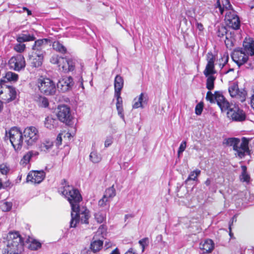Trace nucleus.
<instances>
[{
	"label": "nucleus",
	"instance_id": "f257e3e1",
	"mask_svg": "<svg viewBox=\"0 0 254 254\" xmlns=\"http://www.w3.org/2000/svg\"><path fill=\"white\" fill-rule=\"evenodd\" d=\"M59 192L64 195L69 202L72 210H75L82 200L79 191L69 185L64 186L59 190Z\"/></svg>",
	"mask_w": 254,
	"mask_h": 254
},
{
	"label": "nucleus",
	"instance_id": "f03ea898",
	"mask_svg": "<svg viewBox=\"0 0 254 254\" xmlns=\"http://www.w3.org/2000/svg\"><path fill=\"white\" fill-rule=\"evenodd\" d=\"M249 139L243 137L241 142L237 138H229L225 140V143L228 146H232L233 150L236 152L238 156L240 158L244 157L246 154H249Z\"/></svg>",
	"mask_w": 254,
	"mask_h": 254
},
{
	"label": "nucleus",
	"instance_id": "7ed1b4c3",
	"mask_svg": "<svg viewBox=\"0 0 254 254\" xmlns=\"http://www.w3.org/2000/svg\"><path fill=\"white\" fill-rule=\"evenodd\" d=\"M71 217L70 222L71 227H75L79 221L81 223L88 224L90 217L89 211L86 207L78 205L75 210H72Z\"/></svg>",
	"mask_w": 254,
	"mask_h": 254
},
{
	"label": "nucleus",
	"instance_id": "20e7f679",
	"mask_svg": "<svg viewBox=\"0 0 254 254\" xmlns=\"http://www.w3.org/2000/svg\"><path fill=\"white\" fill-rule=\"evenodd\" d=\"M23 246V241L19 232L10 231L6 236L5 247L3 249L10 250H21Z\"/></svg>",
	"mask_w": 254,
	"mask_h": 254
},
{
	"label": "nucleus",
	"instance_id": "39448f33",
	"mask_svg": "<svg viewBox=\"0 0 254 254\" xmlns=\"http://www.w3.org/2000/svg\"><path fill=\"white\" fill-rule=\"evenodd\" d=\"M36 86L41 93L46 95H52L56 92L55 83L51 79L41 77L37 80Z\"/></svg>",
	"mask_w": 254,
	"mask_h": 254
},
{
	"label": "nucleus",
	"instance_id": "423d86ee",
	"mask_svg": "<svg viewBox=\"0 0 254 254\" xmlns=\"http://www.w3.org/2000/svg\"><path fill=\"white\" fill-rule=\"evenodd\" d=\"M6 134L8 136L14 150L16 151L20 150L23 144V138L20 129L16 127H13L8 132H6Z\"/></svg>",
	"mask_w": 254,
	"mask_h": 254
},
{
	"label": "nucleus",
	"instance_id": "0eeeda50",
	"mask_svg": "<svg viewBox=\"0 0 254 254\" xmlns=\"http://www.w3.org/2000/svg\"><path fill=\"white\" fill-rule=\"evenodd\" d=\"M228 91L232 98H235L243 102L245 101L247 94L244 89H240L237 82H231L229 83Z\"/></svg>",
	"mask_w": 254,
	"mask_h": 254
},
{
	"label": "nucleus",
	"instance_id": "6e6552de",
	"mask_svg": "<svg viewBox=\"0 0 254 254\" xmlns=\"http://www.w3.org/2000/svg\"><path fill=\"white\" fill-rule=\"evenodd\" d=\"M25 142L28 146L32 145L39 137L38 129L34 127H29L23 131Z\"/></svg>",
	"mask_w": 254,
	"mask_h": 254
},
{
	"label": "nucleus",
	"instance_id": "1a4fd4ad",
	"mask_svg": "<svg viewBox=\"0 0 254 254\" xmlns=\"http://www.w3.org/2000/svg\"><path fill=\"white\" fill-rule=\"evenodd\" d=\"M16 92L14 88L5 85L0 86V99L5 102H9L16 98Z\"/></svg>",
	"mask_w": 254,
	"mask_h": 254
},
{
	"label": "nucleus",
	"instance_id": "9d476101",
	"mask_svg": "<svg viewBox=\"0 0 254 254\" xmlns=\"http://www.w3.org/2000/svg\"><path fill=\"white\" fill-rule=\"evenodd\" d=\"M56 115L59 121L66 124H68L72 118L69 107L65 105L58 107Z\"/></svg>",
	"mask_w": 254,
	"mask_h": 254
},
{
	"label": "nucleus",
	"instance_id": "9b49d317",
	"mask_svg": "<svg viewBox=\"0 0 254 254\" xmlns=\"http://www.w3.org/2000/svg\"><path fill=\"white\" fill-rule=\"evenodd\" d=\"M225 20L228 26L234 30L239 29L240 20L235 10H229L225 14Z\"/></svg>",
	"mask_w": 254,
	"mask_h": 254
},
{
	"label": "nucleus",
	"instance_id": "f8f14e48",
	"mask_svg": "<svg viewBox=\"0 0 254 254\" xmlns=\"http://www.w3.org/2000/svg\"><path fill=\"white\" fill-rule=\"evenodd\" d=\"M8 65L10 69L18 71L24 68L25 61L24 57L17 55L11 57L8 61Z\"/></svg>",
	"mask_w": 254,
	"mask_h": 254
},
{
	"label": "nucleus",
	"instance_id": "ddd939ff",
	"mask_svg": "<svg viewBox=\"0 0 254 254\" xmlns=\"http://www.w3.org/2000/svg\"><path fill=\"white\" fill-rule=\"evenodd\" d=\"M227 115L235 121L242 122L246 119V114L244 111L235 105L229 109Z\"/></svg>",
	"mask_w": 254,
	"mask_h": 254
},
{
	"label": "nucleus",
	"instance_id": "4468645a",
	"mask_svg": "<svg viewBox=\"0 0 254 254\" xmlns=\"http://www.w3.org/2000/svg\"><path fill=\"white\" fill-rule=\"evenodd\" d=\"M116 195V189L113 185L106 190L103 197L98 201L99 206L100 207L106 206L110 203Z\"/></svg>",
	"mask_w": 254,
	"mask_h": 254
},
{
	"label": "nucleus",
	"instance_id": "2eb2a0df",
	"mask_svg": "<svg viewBox=\"0 0 254 254\" xmlns=\"http://www.w3.org/2000/svg\"><path fill=\"white\" fill-rule=\"evenodd\" d=\"M59 69L64 72L72 71L74 69L75 62L71 59L62 58L58 65Z\"/></svg>",
	"mask_w": 254,
	"mask_h": 254
},
{
	"label": "nucleus",
	"instance_id": "dca6fc26",
	"mask_svg": "<svg viewBox=\"0 0 254 254\" xmlns=\"http://www.w3.org/2000/svg\"><path fill=\"white\" fill-rule=\"evenodd\" d=\"M73 83V79L71 76H63L59 80L57 87L62 91L66 92L72 88Z\"/></svg>",
	"mask_w": 254,
	"mask_h": 254
},
{
	"label": "nucleus",
	"instance_id": "f3484780",
	"mask_svg": "<svg viewBox=\"0 0 254 254\" xmlns=\"http://www.w3.org/2000/svg\"><path fill=\"white\" fill-rule=\"evenodd\" d=\"M232 58L233 61L240 66L247 62L248 56L242 49H237L234 51L232 54Z\"/></svg>",
	"mask_w": 254,
	"mask_h": 254
},
{
	"label": "nucleus",
	"instance_id": "a211bd4d",
	"mask_svg": "<svg viewBox=\"0 0 254 254\" xmlns=\"http://www.w3.org/2000/svg\"><path fill=\"white\" fill-rule=\"evenodd\" d=\"M215 99L222 111H228L234 106L232 104L231 105L220 92H215Z\"/></svg>",
	"mask_w": 254,
	"mask_h": 254
},
{
	"label": "nucleus",
	"instance_id": "6ab92c4d",
	"mask_svg": "<svg viewBox=\"0 0 254 254\" xmlns=\"http://www.w3.org/2000/svg\"><path fill=\"white\" fill-rule=\"evenodd\" d=\"M45 173L43 171H33L30 172L27 177V182L33 184H39L44 179Z\"/></svg>",
	"mask_w": 254,
	"mask_h": 254
},
{
	"label": "nucleus",
	"instance_id": "aec40b11",
	"mask_svg": "<svg viewBox=\"0 0 254 254\" xmlns=\"http://www.w3.org/2000/svg\"><path fill=\"white\" fill-rule=\"evenodd\" d=\"M147 95L143 93H141L138 97L134 99L132 108L134 109L143 108L147 104Z\"/></svg>",
	"mask_w": 254,
	"mask_h": 254
},
{
	"label": "nucleus",
	"instance_id": "412c9836",
	"mask_svg": "<svg viewBox=\"0 0 254 254\" xmlns=\"http://www.w3.org/2000/svg\"><path fill=\"white\" fill-rule=\"evenodd\" d=\"M245 52L250 56L254 55V41L251 38H245L243 42Z\"/></svg>",
	"mask_w": 254,
	"mask_h": 254
},
{
	"label": "nucleus",
	"instance_id": "4be33fe9",
	"mask_svg": "<svg viewBox=\"0 0 254 254\" xmlns=\"http://www.w3.org/2000/svg\"><path fill=\"white\" fill-rule=\"evenodd\" d=\"M30 60L32 66L35 67H39L42 65L43 63V54L42 53H37L36 52H33Z\"/></svg>",
	"mask_w": 254,
	"mask_h": 254
},
{
	"label": "nucleus",
	"instance_id": "5701e85b",
	"mask_svg": "<svg viewBox=\"0 0 254 254\" xmlns=\"http://www.w3.org/2000/svg\"><path fill=\"white\" fill-rule=\"evenodd\" d=\"M199 248L203 253H210L214 248V244L210 239H207L200 243Z\"/></svg>",
	"mask_w": 254,
	"mask_h": 254
},
{
	"label": "nucleus",
	"instance_id": "b1692460",
	"mask_svg": "<svg viewBox=\"0 0 254 254\" xmlns=\"http://www.w3.org/2000/svg\"><path fill=\"white\" fill-rule=\"evenodd\" d=\"M48 41L49 40L47 39H42L36 40L32 47L33 52H36L37 53H42L43 54L44 52H43L42 49L47 44Z\"/></svg>",
	"mask_w": 254,
	"mask_h": 254
},
{
	"label": "nucleus",
	"instance_id": "393cba45",
	"mask_svg": "<svg viewBox=\"0 0 254 254\" xmlns=\"http://www.w3.org/2000/svg\"><path fill=\"white\" fill-rule=\"evenodd\" d=\"M216 7H218L221 14L226 10L227 12L229 10H234L232 8V5L229 0H222V4L220 3V0H217Z\"/></svg>",
	"mask_w": 254,
	"mask_h": 254
},
{
	"label": "nucleus",
	"instance_id": "a878e982",
	"mask_svg": "<svg viewBox=\"0 0 254 254\" xmlns=\"http://www.w3.org/2000/svg\"><path fill=\"white\" fill-rule=\"evenodd\" d=\"M58 125L57 120L52 116H48L45 118L44 121L45 127L49 129H52L56 128Z\"/></svg>",
	"mask_w": 254,
	"mask_h": 254
},
{
	"label": "nucleus",
	"instance_id": "bb28decb",
	"mask_svg": "<svg viewBox=\"0 0 254 254\" xmlns=\"http://www.w3.org/2000/svg\"><path fill=\"white\" fill-rule=\"evenodd\" d=\"M123 86V78L120 75H116L114 80L115 92H121Z\"/></svg>",
	"mask_w": 254,
	"mask_h": 254
},
{
	"label": "nucleus",
	"instance_id": "cd10ccee",
	"mask_svg": "<svg viewBox=\"0 0 254 254\" xmlns=\"http://www.w3.org/2000/svg\"><path fill=\"white\" fill-rule=\"evenodd\" d=\"M3 79H1L0 83L6 81H16L18 78V75L15 73L11 71H8L5 73V75L3 77Z\"/></svg>",
	"mask_w": 254,
	"mask_h": 254
},
{
	"label": "nucleus",
	"instance_id": "c85d7f7f",
	"mask_svg": "<svg viewBox=\"0 0 254 254\" xmlns=\"http://www.w3.org/2000/svg\"><path fill=\"white\" fill-rule=\"evenodd\" d=\"M35 37L33 35L21 34L16 37V41L18 43H23L25 42L34 41Z\"/></svg>",
	"mask_w": 254,
	"mask_h": 254
},
{
	"label": "nucleus",
	"instance_id": "c756f323",
	"mask_svg": "<svg viewBox=\"0 0 254 254\" xmlns=\"http://www.w3.org/2000/svg\"><path fill=\"white\" fill-rule=\"evenodd\" d=\"M34 100L38 105L41 107L46 108L49 106L48 100L45 97L39 95L36 96Z\"/></svg>",
	"mask_w": 254,
	"mask_h": 254
},
{
	"label": "nucleus",
	"instance_id": "7c9ffc66",
	"mask_svg": "<svg viewBox=\"0 0 254 254\" xmlns=\"http://www.w3.org/2000/svg\"><path fill=\"white\" fill-rule=\"evenodd\" d=\"M53 143L50 140H45L39 145V148L41 151L47 152L52 149Z\"/></svg>",
	"mask_w": 254,
	"mask_h": 254
},
{
	"label": "nucleus",
	"instance_id": "2f4dec72",
	"mask_svg": "<svg viewBox=\"0 0 254 254\" xmlns=\"http://www.w3.org/2000/svg\"><path fill=\"white\" fill-rule=\"evenodd\" d=\"M103 242L101 240L94 241L90 245V249L94 252L99 251L103 246Z\"/></svg>",
	"mask_w": 254,
	"mask_h": 254
},
{
	"label": "nucleus",
	"instance_id": "473e14b6",
	"mask_svg": "<svg viewBox=\"0 0 254 254\" xmlns=\"http://www.w3.org/2000/svg\"><path fill=\"white\" fill-rule=\"evenodd\" d=\"M89 158L90 160L93 163H98L102 159L101 155L95 151H92L90 153Z\"/></svg>",
	"mask_w": 254,
	"mask_h": 254
},
{
	"label": "nucleus",
	"instance_id": "72a5a7b5",
	"mask_svg": "<svg viewBox=\"0 0 254 254\" xmlns=\"http://www.w3.org/2000/svg\"><path fill=\"white\" fill-rule=\"evenodd\" d=\"M200 170L198 169H195V170L191 172L185 181L186 183H187L190 181H197V177L200 174Z\"/></svg>",
	"mask_w": 254,
	"mask_h": 254
},
{
	"label": "nucleus",
	"instance_id": "f704fd0d",
	"mask_svg": "<svg viewBox=\"0 0 254 254\" xmlns=\"http://www.w3.org/2000/svg\"><path fill=\"white\" fill-rule=\"evenodd\" d=\"M216 73L214 69V64H207L204 70L203 71V74L205 76H208L209 75H212V74Z\"/></svg>",
	"mask_w": 254,
	"mask_h": 254
},
{
	"label": "nucleus",
	"instance_id": "c9c22d12",
	"mask_svg": "<svg viewBox=\"0 0 254 254\" xmlns=\"http://www.w3.org/2000/svg\"><path fill=\"white\" fill-rule=\"evenodd\" d=\"M94 218L98 223H102L105 221L106 214L105 212L99 211L95 213Z\"/></svg>",
	"mask_w": 254,
	"mask_h": 254
},
{
	"label": "nucleus",
	"instance_id": "e433bc0d",
	"mask_svg": "<svg viewBox=\"0 0 254 254\" xmlns=\"http://www.w3.org/2000/svg\"><path fill=\"white\" fill-rule=\"evenodd\" d=\"M53 49L61 53H66V49L65 47L59 41H55L53 44Z\"/></svg>",
	"mask_w": 254,
	"mask_h": 254
},
{
	"label": "nucleus",
	"instance_id": "4c0bfd02",
	"mask_svg": "<svg viewBox=\"0 0 254 254\" xmlns=\"http://www.w3.org/2000/svg\"><path fill=\"white\" fill-rule=\"evenodd\" d=\"M207 77L206 88L209 90V91H211L214 88L215 77L213 75H209Z\"/></svg>",
	"mask_w": 254,
	"mask_h": 254
},
{
	"label": "nucleus",
	"instance_id": "58836bf2",
	"mask_svg": "<svg viewBox=\"0 0 254 254\" xmlns=\"http://www.w3.org/2000/svg\"><path fill=\"white\" fill-rule=\"evenodd\" d=\"M242 173L240 176L241 180L243 182H249L250 177L247 173V167L245 166H242Z\"/></svg>",
	"mask_w": 254,
	"mask_h": 254
},
{
	"label": "nucleus",
	"instance_id": "ea45409f",
	"mask_svg": "<svg viewBox=\"0 0 254 254\" xmlns=\"http://www.w3.org/2000/svg\"><path fill=\"white\" fill-rule=\"evenodd\" d=\"M33 155L31 151L27 152L24 155L20 161V163L23 165H26L30 161Z\"/></svg>",
	"mask_w": 254,
	"mask_h": 254
},
{
	"label": "nucleus",
	"instance_id": "a19ab883",
	"mask_svg": "<svg viewBox=\"0 0 254 254\" xmlns=\"http://www.w3.org/2000/svg\"><path fill=\"white\" fill-rule=\"evenodd\" d=\"M25 45L22 43H18L17 44H15L13 47L14 50L15 52L20 53L23 52L25 51Z\"/></svg>",
	"mask_w": 254,
	"mask_h": 254
},
{
	"label": "nucleus",
	"instance_id": "79ce46f5",
	"mask_svg": "<svg viewBox=\"0 0 254 254\" xmlns=\"http://www.w3.org/2000/svg\"><path fill=\"white\" fill-rule=\"evenodd\" d=\"M29 247L30 250L35 251L41 247V244L36 240H33L30 244Z\"/></svg>",
	"mask_w": 254,
	"mask_h": 254
},
{
	"label": "nucleus",
	"instance_id": "37998d69",
	"mask_svg": "<svg viewBox=\"0 0 254 254\" xmlns=\"http://www.w3.org/2000/svg\"><path fill=\"white\" fill-rule=\"evenodd\" d=\"M207 64H214L215 61V56L211 52H209L206 55Z\"/></svg>",
	"mask_w": 254,
	"mask_h": 254
},
{
	"label": "nucleus",
	"instance_id": "c03bdc74",
	"mask_svg": "<svg viewBox=\"0 0 254 254\" xmlns=\"http://www.w3.org/2000/svg\"><path fill=\"white\" fill-rule=\"evenodd\" d=\"M229 57L228 55H223L221 59L219 60V64L220 68H222L228 61Z\"/></svg>",
	"mask_w": 254,
	"mask_h": 254
},
{
	"label": "nucleus",
	"instance_id": "a18cd8bd",
	"mask_svg": "<svg viewBox=\"0 0 254 254\" xmlns=\"http://www.w3.org/2000/svg\"><path fill=\"white\" fill-rule=\"evenodd\" d=\"M1 207L3 211H8L11 209L12 203L9 202H5L1 205Z\"/></svg>",
	"mask_w": 254,
	"mask_h": 254
},
{
	"label": "nucleus",
	"instance_id": "49530a36",
	"mask_svg": "<svg viewBox=\"0 0 254 254\" xmlns=\"http://www.w3.org/2000/svg\"><path fill=\"white\" fill-rule=\"evenodd\" d=\"M206 99L210 103H214L215 94H213L210 91H208L206 93Z\"/></svg>",
	"mask_w": 254,
	"mask_h": 254
},
{
	"label": "nucleus",
	"instance_id": "de8ad7c7",
	"mask_svg": "<svg viewBox=\"0 0 254 254\" xmlns=\"http://www.w3.org/2000/svg\"><path fill=\"white\" fill-rule=\"evenodd\" d=\"M186 144L187 142L186 141H183L181 143L178 151V155L179 157L180 156L181 154H182L185 151L186 148Z\"/></svg>",
	"mask_w": 254,
	"mask_h": 254
},
{
	"label": "nucleus",
	"instance_id": "09e8293b",
	"mask_svg": "<svg viewBox=\"0 0 254 254\" xmlns=\"http://www.w3.org/2000/svg\"><path fill=\"white\" fill-rule=\"evenodd\" d=\"M62 58V57H59V56L56 55H53L50 60V62L51 63L53 64H57L58 65H59L60 63V60Z\"/></svg>",
	"mask_w": 254,
	"mask_h": 254
},
{
	"label": "nucleus",
	"instance_id": "8fccbe9b",
	"mask_svg": "<svg viewBox=\"0 0 254 254\" xmlns=\"http://www.w3.org/2000/svg\"><path fill=\"white\" fill-rule=\"evenodd\" d=\"M203 110V104L201 103L196 105L195 108V114L197 115H200L202 113Z\"/></svg>",
	"mask_w": 254,
	"mask_h": 254
},
{
	"label": "nucleus",
	"instance_id": "3c124183",
	"mask_svg": "<svg viewBox=\"0 0 254 254\" xmlns=\"http://www.w3.org/2000/svg\"><path fill=\"white\" fill-rule=\"evenodd\" d=\"M9 171L8 167L5 164L0 165V172L3 175H6Z\"/></svg>",
	"mask_w": 254,
	"mask_h": 254
},
{
	"label": "nucleus",
	"instance_id": "603ef678",
	"mask_svg": "<svg viewBox=\"0 0 254 254\" xmlns=\"http://www.w3.org/2000/svg\"><path fill=\"white\" fill-rule=\"evenodd\" d=\"M21 250H10L7 249L3 250V254H20L19 252Z\"/></svg>",
	"mask_w": 254,
	"mask_h": 254
},
{
	"label": "nucleus",
	"instance_id": "864d4df0",
	"mask_svg": "<svg viewBox=\"0 0 254 254\" xmlns=\"http://www.w3.org/2000/svg\"><path fill=\"white\" fill-rule=\"evenodd\" d=\"M117 110L118 111V115L120 116V117L123 119L125 120L124 114V109L123 106L117 107Z\"/></svg>",
	"mask_w": 254,
	"mask_h": 254
},
{
	"label": "nucleus",
	"instance_id": "5fc2aeb1",
	"mask_svg": "<svg viewBox=\"0 0 254 254\" xmlns=\"http://www.w3.org/2000/svg\"><path fill=\"white\" fill-rule=\"evenodd\" d=\"M115 97L116 98V104L123 103L122 98L121 97V92H115Z\"/></svg>",
	"mask_w": 254,
	"mask_h": 254
},
{
	"label": "nucleus",
	"instance_id": "6e6d98bb",
	"mask_svg": "<svg viewBox=\"0 0 254 254\" xmlns=\"http://www.w3.org/2000/svg\"><path fill=\"white\" fill-rule=\"evenodd\" d=\"M62 133H60L58 134L56 139V144L59 146L62 144Z\"/></svg>",
	"mask_w": 254,
	"mask_h": 254
},
{
	"label": "nucleus",
	"instance_id": "4d7b16f0",
	"mask_svg": "<svg viewBox=\"0 0 254 254\" xmlns=\"http://www.w3.org/2000/svg\"><path fill=\"white\" fill-rule=\"evenodd\" d=\"M147 239H143L139 241V244L142 246V251H144V244L145 243L146 240Z\"/></svg>",
	"mask_w": 254,
	"mask_h": 254
},
{
	"label": "nucleus",
	"instance_id": "13d9d810",
	"mask_svg": "<svg viewBox=\"0 0 254 254\" xmlns=\"http://www.w3.org/2000/svg\"><path fill=\"white\" fill-rule=\"evenodd\" d=\"M112 143L111 139H107L105 141V146L107 147L109 146Z\"/></svg>",
	"mask_w": 254,
	"mask_h": 254
},
{
	"label": "nucleus",
	"instance_id": "bf43d9fd",
	"mask_svg": "<svg viewBox=\"0 0 254 254\" xmlns=\"http://www.w3.org/2000/svg\"><path fill=\"white\" fill-rule=\"evenodd\" d=\"M197 28L199 29V31H202L203 29V25L200 23H196Z\"/></svg>",
	"mask_w": 254,
	"mask_h": 254
},
{
	"label": "nucleus",
	"instance_id": "052dcab7",
	"mask_svg": "<svg viewBox=\"0 0 254 254\" xmlns=\"http://www.w3.org/2000/svg\"><path fill=\"white\" fill-rule=\"evenodd\" d=\"M81 254H90V251L87 249H84L81 251Z\"/></svg>",
	"mask_w": 254,
	"mask_h": 254
},
{
	"label": "nucleus",
	"instance_id": "680f3d73",
	"mask_svg": "<svg viewBox=\"0 0 254 254\" xmlns=\"http://www.w3.org/2000/svg\"><path fill=\"white\" fill-rule=\"evenodd\" d=\"M125 254H135L132 251V249H130L127 251Z\"/></svg>",
	"mask_w": 254,
	"mask_h": 254
},
{
	"label": "nucleus",
	"instance_id": "e2e57ef3",
	"mask_svg": "<svg viewBox=\"0 0 254 254\" xmlns=\"http://www.w3.org/2000/svg\"><path fill=\"white\" fill-rule=\"evenodd\" d=\"M110 254H119V250L117 248L112 251Z\"/></svg>",
	"mask_w": 254,
	"mask_h": 254
},
{
	"label": "nucleus",
	"instance_id": "0e129e2a",
	"mask_svg": "<svg viewBox=\"0 0 254 254\" xmlns=\"http://www.w3.org/2000/svg\"><path fill=\"white\" fill-rule=\"evenodd\" d=\"M211 184V180L210 179H207L206 180V181L205 182V184L207 186H208L210 185Z\"/></svg>",
	"mask_w": 254,
	"mask_h": 254
},
{
	"label": "nucleus",
	"instance_id": "69168bd1",
	"mask_svg": "<svg viewBox=\"0 0 254 254\" xmlns=\"http://www.w3.org/2000/svg\"><path fill=\"white\" fill-rule=\"evenodd\" d=\"M229 235L231 237H232V235H233V234L232 233V231H231V225L229 226Z\"/></svg>",
	"mask_w": 254,
	"mask_h": 254
},
{
	"label": "nucleus",
	"instance_id": "338daca9",
	"mask_svg": "<svg viewBox=\"0 0 254 254\" xmlns=\"http://www.w3.org/2000/svg\"><path fill=\"white\" fill-rule=\"evenodd\" d=\"M81 87L82 89H84V86L83 84V79L82 77H81V84H80Z\"/></svg>",
	"mask_w": 254,
	"mask_h": 254
},
{
	"label": "nucleus",
	"instance_id": "774afa93",
	"mask_svg": "<svg viewBox=\"0 0 254 254\" xmlns=\"http://www.w3.org/2000/svg\"><path fill=\"white\" fill-rule=\"evenodd\" d=\"M26 11L27 12V14L28 15H30L32 14L31 11L29 10L28 9H27Z\"/></svg>",
	"mask_w": 254,
	"mask_h": 254
}]
</instances>
